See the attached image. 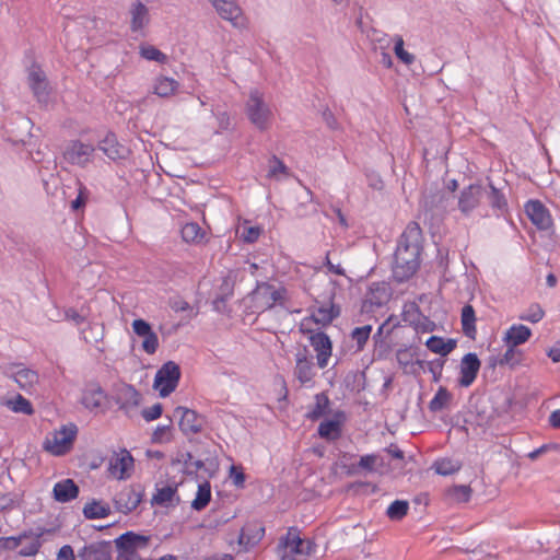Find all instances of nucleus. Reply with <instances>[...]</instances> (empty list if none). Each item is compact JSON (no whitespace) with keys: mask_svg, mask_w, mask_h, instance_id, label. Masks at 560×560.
Returning a JSON list of instances; mask_svg holds the SVG:
<instances>
[{"mask_svg":"<svg viewBox=\"0 0 560 560\" xmlns=\"http://www.w3.org/2000/svg\"><path fill=\"white\" fill-rule=\"evenodd\" d=\"M422 231L418 223L410 222L400 235L394 254L393 275L402 282L411 278L420 267Z\"/></svg>","mask_w":560,"mask_h":560,"instance_id":"f257e3e1","label":"nucleus"},{"mask_svg":"<svg viewBox=\"0 0 560 560\" xmlns=\"http://www.w3.org/2000/svg\"><path fill=\"white\" fill-rule=\"evenodd\" d=\"M285 295L287 290L283 287H276L268 282H258L247 296V308L255 314L264 313L277 304L282 305Z\"/></svg>","mask_w":560,"mask_h":560,"instance_id":"f03ea898","label":"nucleus"},{"mask_svg":"<svg viewBox=\"0 0 560 560\" xmlns=\"http://www.w3.org/2000/svg\"><path fill=\"white\" fill-rule=\"evenodd\" d=\"M245 113L250 124L260 131L268 130L273 122L275 113L265 95L258 90H252L245 103Z\"/></svg>","mask_w":560,"mask_h":560,"instance_id":"7ed1b4c3","label":"nucleus"},{"mask_svg":"<svg viewBox=\"0 0 560 560\" xmlns=\"http://www.w3.org/2000/svg\"><path fill=\"white\" fill-rule=\"evenodd\" d=\"M77 434L78 428L75 424H65L46 435L43 448L54 456H62L71 451Z\"/></svg>","mask_w":560,"mask_h":560,"instance_id":"20e7f679","label":"nucleus"},{"mask_svg":"<svg viewBox=\"0 0 560 560\" xmlns=\"http://www.w3.org/2000/svg\"><path fill=\"white\" fill-rule=\"evenodd\" d=\"M2 374L13 381L20 389L27 394L34 393L39 384L38 372L22 362L5 364L2 368Z\"/></svg>","mask_w":560,"mask_h":560,"instance_id":"39448f33","label":"nucleus"},{"mask_svg":"<svg viewBox=\"0 0 560 560\" xmlns=\"http://www.w3.org/2000/svg\"><path fill=\"white\" fill-rule=\"evenodd\" d=\"M282 560H306L313 550L310 540L302 539L295 530L290 529L281 540Z\"/></svg>","mask_w":560,"mask_h":560,"instance_id":"423d86ee","label":"nucleus"},{"mask_svg":"<svg viewBox=\"0 0 560 560\" xmlns=\"http://www.w3.org/2000/svg\"><path fill=\"white\" fill-rule=\"evenodd\" d=\"M179 378V365L174 361H167L158 370L153 386L161 397H167L176 389Z\"/></svg>","mask_w":560,"mask_h":560,"instance_id":"0eeeda50","label":"nucleus"},{"mask_svg":"<svg viewBox=\"0 0 560 560\" xmlns=\"http://www.w3.org/2000/svg\"><path fill=\"white\" fill-rule=\"evenodd\" d=\"M96 148L92 143L82 140L70 141L65 151L63 158L71 165L86 167L93 162Z\"/></svg>","mask_w":560,"mask_h":560,"instance_id":"6e6552de","label":"nucleus"},{"mask_svg":"<svg viewBox=\"0 0 560 560\" xmlns=\"http://www.w3.org/2000/svg\"><path fill=\"white\" fill-rule=\"evenodd\" d=\"M294 377L302 386L312 387L316 376V369L313 362V355L306 348L300 349L295 353Z\"/></svg>","mask_w":560,"mask_h":560,"instance_id":"1a4fd4ad","label":"nucleus"},{"mask_svg":"<svg viewBox=\"0 0 560 560\" xmlns=\"http://www.w3.org/2000/svg\"><path fill=\"white\" fill-rule=\"evenodd\" d=\"M27 83L35 98L43 104L49 101L50 88L46 73L37 65H32L27 71Z\"/></svg>","mask_w":560,"mask_h":560,"instance_id":"9d476101","label":"nucleus"},{"mask_svg":"<svg viewBox=\"0 0 560 560\" xmlns=\"http://www.w3.org/2000/svg\"><path fill=\"white\" fill-rule=\"evenodd\" d=\"M310 332V343L316 352L317 366L325 369L332 354V343L330 338L323 331H313L307 329Z\"/></svg>","mask_w":560,"mask_h":560,"instance_id":"9b49d317","label":"nucleus"},{"mask_svg":"<svg viewBox=\"0 0 560 560\" xmlns=\"http://www.w3.org/2000/svg\"><path fill=\"white\" fill-rule=\"evenodd\" d=\"M142 500L140 487L127 486L117 492L113 499L115 509L124 514L133 511Z\"/></svg>","mask_w":560,"mask_h":560,"instance_id":"f8f14e48","label":"nucleus"},{"mask_svg":"<svg viewBox=\"0 0 560 560\" xmlns=\"http://www.w3.org/2000/svg\"><path fill=\"white\" fill-rule=\"evenodd\" d=\"M483 197V188L479 184H470L464 187L459 195L457 207L458 210L466 217H468L475 209L480 205Z\"/></svg>","mask_w":560,"mask_h":560,"instance_id":"ddd939ff","label":"nucleus"},{"mask_svg":"<svg viewBox=\"0 0 560 560\" xmlns=\"http://www.w3.org/2000/svg\"><path fill=\"white\" fill-rule=\"evenodd\" d=\"M149 538L145 536L137 535L128 532L122 534L116 539V545L119 549L118 556H125L128 560L138 559L137 550L147 548Z\"/></svg>","mask_w":560,"mask_h":560,"instance_id":"4468645a","label":"nucleus"},{"mask_svg":"<svg viewBox=\"0 0 560 560\" xmlns=\"http://www.w3.org/2000/svg\"><path fill=\"white\" fill-rule=\"evenodd\" d=\"M215 9L217 13L233 26L240 27L244 25V16L242 9L235 0H208Z\"/></svg>","mask_w":560,"mask_h":560,"instance_id":"2eb2a0df","label":"nucleus"},{"mask_svg":"<svg viewBox=\"0 0 560 560\" xmlns=\"http://www.w3.org/2000/svg\"><path fill=\"white\" fill-rule=\"evenodd\" d=\"M133 332L142 338L141 348L148 354H153L159 348L158 335L144 319H135L131 324Z\"/></svg>","mask_w":560,"mask_h":560,"instance_id":"dca6fc26","label":"nucleus"},{"mask_svg":"<svg viewBox=\"0 0 560 560\" xmlns=\"http://www.w3.org/2000/svg\"><path fill=\"white\" fill-rule=\"evenodd\" d=\"M525 212L539 230H548L552 224L548 209L539 200H528L525 203Z\"/></svg>","mask_w":560,"mask_h":560,"instance_id":"f3484780","label":"nucleus"},{"mask_svg":"<svg viewBox=\"0 0 560 560\" xmlns=\"http://www.w3.org/2000/svg\"><path fill=\"white\" fill-rule=\"evenodd\" d=\"M176 413H180L179 428L184 434L188 435L201 432L205 424L203 417L184 407H178Z\"/></svg>","mask_w":560,"mask_h":560,"instance_id":"a211bd4d","label":"nucleus"},{"mask_svg":"<svg viewBox=\"0 0 560 560\" xmlns=\"http://www.w3.org/2000/svg\"><path fill=\"white\" fill-rule=\"evenodd\" d=\"M106 398L107 395L100 384L89 383L83 388L81 402L86 409L93 411L102 408Z\"/></svg>","mask_w":560,"mask_h":560,"instance_id":"6ab92c4d","label":"nucleus"},{"mask_svg":"<svg viewBox=\"0 0 560 560\" xmlns=\"http://www.w3.org/2000/svg\"><path fill=\"white\" fill-rule=\"evenodd\" d=\"M132 468L133 458L128 451L124 450L112 457L108 470L114 478L121 480L129 477Z\"/></svg>","mask_w":560,"mask_h":560,"instance_id":"aec40b11","label":"nucleus"},{"mask_svg":"<svg viewBox=\"0 0 560 560\" xmlns=\"http://www.w3.org/2000/svg\"><path fill=\"white\" fill-rule=\"evenodd\" d=\"M480 369V361L476 353H467L460 361L459 384L464 387L470 386L477 377Z\"/></svg>","mask_w":560,"mask_h":560,"instance_id":"412c9836","label":"nucleus"},{"mask_svg":"<svg viewBox=\"0 0 560 560\" xmlns=\"http://www.w3.org/2000/svg\"><path fill=\"white\" fill-rule=\"evenodd\" d=\"M339 315V310L334 304L322 305L315 308L308 318H305L301 324L302 330L310 329L307 326L311 322L326 326L329 325Z\"/></svg>","mask_w":560,"mask_h":560,"instance_id":"4be33fe9","label":"nucleus"},{"mask_svg":"<svg viewBox=\"0 0 560 560\" xmlns=\"http://www.w3.org/2000/svg\"><path fill=\"white\" fill-rule=\"evenodd\" d=\"M264 535V526L258 522H250L242 527L238 542L245 548H252L262 539Z\"/></svg>","mask_w":560,"mask_h":560,"instance_id":"5701e85b","label":"nucleus"},{"mask_svg":"<svg viewBox=\"0 0 560 560\" xmlns=\"http://www.w3.org/2000/svg\"><path fill=\"white\" fill-rule=\"evenodd\" d=\"M130 30L132 32H140L150 23V13L148 7L136 1L130 5Z\"/></svg>","mask_w":560,"mask_h":560,"instance_id":"b1692460","label":"nucleus"},{"mask_svg":"<svg viewBox=\"0 0 560 560\" xmlns=\"http://www.w3.org/2000/svg\"><path fill=\"white\" fill-rule=\"evenodd\" d=\"M52 494L58 502H70L79 495V487L72 479H65L54 486Z\"/></svg>","mask_w":560,"mask_h":560,"instance_id":"393cba45","label":"nucleus"},{"mask_svg":"<svg viewBox=\"0 0 560 560\" xmlns=\"http://www.w3.org/2000/svg\"><path fill=\"white\" fill-rule=\"evenodd\" d=\"M98 149L113 161L124 159L127 154L126 148L118 143L114 133H108L102 141H100Z\"/></svg>","mask_w":560,"mask_h":560,"instance_id":"a878e982","label":"nucleus"},{"mask_svg":"<svg viewBox=\"0 0 560 560\" xmlns=\"http://www.w3.org/2000/svg\"><path fill=\"white\" fill-rule=\"evenodd\" d=\"M532 336V330L522 324L512 325L504 335L506 346L517 347L525 343Z\"/></svg>","mask_w":560,"mask_h":560,"instance_id":"bb28decb","label":"nucleus"},{"mask_svg":"<svg viewBox=\"0 0 560 560\" xmlns=\"http://www.w3.org/2000/svg\"><path fill=\"white\" fill-rule=\"evenodd\" d=\"M178 88L179 83L175 79L160 75L153 81L152 92L160 97H170L177 92Z\"/></svg>","mask_w":560,"mask_h":560,"instance_id":"cd10ccee","label":"nucleus"},{"mask_svg":"<svg viewBox=\"0 0 560 560\" xmlns=\"http://www.w3.org/2000/svg\"><path fill=\"white\" fill-rule=\"evenodd\" d=\"M141 396L137 392V389L127 384H122L118 392V402L121 406V409L126 411L136 408L140 404Z\"/></svg>","mask_w":560,"mask_h":560,"instance_id":"c85d7f7f","label":"nucleus"},{"mask_svg":"<svg viewBox=\"0 0 560 560\" xmlns=\"http://www.w3.org/2000/svg\"><path fill=\"white\" fill-rule=\"evenodd\" d=\"M112 548L106 544H96L85 547L80 553L81 560H112Z\"/></svg>","mask_w":560,"mask_h":560,"instance_id":"c756f323","label":"nucleus"},{"mask_svg":"<svg viewBox=\"0 0 560 560\" xmlns=\"http://www.w3.org/2000/svg\"><path fill=\"white\" fill-rule=\"evenodd\" d=\"M3 406L14 413L32 416L35 412L32 402L21 394H16L14 397L4 400Z\"/></svg>","mask_w":560,"mask_h":560,"instance_id":"7c9ffc66","label":"nucleus"},{"mask_svg":"<svg viewBox=\"0 0 560 560\" xmlns=\"http://www.w3.org/2000/svg\"><path fill=\"white\" fill-rule=\"evenodd\" d=\"M83 514L88 520L104 518L110 514V508L108 503L93 500L85 504Z\"/></svg>","mask_w":560,"mask_h":560,"instance_id":"2f4dec72","label":"nucleus"},{"mask_svg":"<svg viewBox=\"0 0 560 560\" xmlns=\"http://www.w3.org/2000/svg\"><path fill=\"white\" fill-rule=\"evenodd\" d=\"M425 346L428 349L434 353L441 354V355H447L451 353L454 348L456 347V343L454 340L448 339L445 341L442 337L438 336H431L427 342Z\"/></svg>","mask_w":560,"mask_h":560,"instance_id":"473e14b6","label":"nucleus"},{"mask_svg":"<svg viewBox=\"0 0 560 560\" xmlns=\"http://www.w3.org/2000/svg\"><path fill=\"white\" fill-rule=\"evenodd\" d=\"M476 315L471 305L467 304L462 308V329L465 336L475 338L476 335Z\"/></svg>","mask_w":560,"mask_h":560,"instance_id":"72a5a7b5","label":"nucleus"},{"mask_svg":"<svg viewBox=\"0 0 560 560\" xmlns=\"http://www.w3.org/2000/svg\"><path fill=\"white\" fill-rule=\"evenodd\" d=\"M521 352L515 347L508 346L506 351L501 357L490 358V365L492 368L495 365L515 366L521 362Z\"/></svg>","mask_w":560,"mask_h":560,"instance_id":"f704fd0d","label":"nucleus"},{"mask_svg":"<svg viewBox=\"0 0 560 560\" xmlns=\"http://www.w3.org/2000/svg\"><path fill=\"white\" fill-rule=\"evenodd\" d=\"M389 299L388 289L384 283H373L370 287L368 301L371 305L381 306Z\"/></svg>","mask_w":560,"mask_h":560,"instance_id":"c9c22d12","label":"nucleus"},{"mask_svg":"<svg viewBox=\"0 0 560 560\" xmlns=\"http://www.w3.org/2000/svg\"><path fill=\"white\" fill-rule=\"evenodd\" d=\"M211 499V487L208 481L198 486L197 494L191 502V508L196 511L203 510L210 502Z\"/></svg>","mask_w":560,"mask_h":560,"instance_id":"e433bc0d","label":"nucleus"},{"mask_svg":"<svg viewBox=\"0 0 560 560\" xmlns=\"http://www.w3.org/2000/svg\"><path fill=\"white\" fill-rule=\"evenodd\" d=\"M340 422L337 420H326L318 425V434L326 440H337L340 436Z\"/></svg>","mask_w":560,"mask_h":560,"instance_id":"4c0bfd02","label":"nucleus"},{"mask_svg":"<svg viewBox=\"0 0 560 560\" xmlns=\"http://www.w3.org/2000/svg\"><path fill=\"white\" fill-rule=\"evenodd\" d=\"M452 398L451 393L445 387H440L434 397L429 402V409L432 412H439L447 407Z\"/></svg>","mask_w":560,"mask_h":560,"instance_id":"58836bf2","label":"nucleus"},{"mask_svg":"<svg viewBox=\"0 0 560 560\" xmlns=\"http://www.w3.org/2000/svg\"><path fill=\"white\" fill-rule=\"evenodd\" d=\"M176 497V489L171 486H165L156 490V493L152 498V503L168 506L171 505Z\"/></svg>","mask_w":560,"mask_h":560,"instance_id":"ea45409f","label":"nucleus"},{"mask_svg":"<svg viewBox=\"0 0 560 560\" xmlns=\"http://www.w3.org/2000/svg\"><path fill=\"white\" fill-rule=\"evenodd\" d=\"M139 54L143 59L150 61H156L159 63H165L167 61V56L152 45H141Z\"/></svg>","mask_w":560,"mask_h":560,"instance_id":"a19ab883","label":"nucleus"},{"mask_svg":"<svg viewBox=\"0 0 560 560\" xmlns=\"http://www.w3.org/2000/svg\"><path fill=\"white\" fill-rule=\"evenodd\" d=\"M202 236L201 228L195 222L186 223L182 229V237L187 243H197Z\"/></svg>","mask_w":560,"mask_h":560,"instance_id":"79ce46f5","label":"nucleus"},{"mask_svg":"<svg viewBox=\"0 0 560 560\" xmlns=\"http://www.w3.org/2000/svg\"><path fill=\"white\" fill-rule=\"evenodd\" d=\"M372 331L371 325H364L361 327H355L351 332V339L357 345V351L363 350L365 343L368 342L370 335Z\"/></svg>","mask_w":560,"mask_h":560,"instance_id":"37998d69","label":"nucleus"},{"mask_svg":"<svg viewBox=\"0 0 560 560\" xmlns=\"http://www.w3.org/2000/svg\"><path fill=\"white\" fill-rule=\"evenodd\" d=\"M261 232H262V230L259 226H257V225L252 226V225H248L247 223L243 224L237 230V234L240 235V238L243 242L248 243V244L255 243L259 238Z\"/></svg>","mask_w":560,"mask_h":560,"instance_id":"c03bdc74","label":"nucleus"},{"mask_svg":"<svg viewBox=\"0 0 560 560\" xmlns=\"http://www.w3.org/2000/svg\"><path fill=\"white\" fill-rule=\"evenodd\" d=\"M433 469L439 475L448 476V475H452L455 471L459 470V465L457 462H454L448 458H443V459L436 460L433 464Z\"/></svg>","mask_w":560,"mask_h":560,"instance_id":"a18cd8bd","label":"nucleus"},{"mask_svg":"<svg viewBox=\"0 0 560 560\" xmlns=\"http://www.w3.org/2000/svg\"><path fill=\"white\" fill-rule=\"evenodd\" d=\"M409 504L407 501L396 500L387 508V516L390 520H401L408 512Z\"/></svg>","mask_w":560,"mask_h":560,"instance_id":"49530a36","label":"nucleus"},{"mask_svg":"<svg viewBox=\"0 0 560 560\" xmlns=\"http://www.w3.org/2000/svg\"><path fill=\"white\" fill-rule=\"evenodd\" d=\"M394 43V52L396 57L405 65H411L415 61V56L404 48L402 37L396 36Z\"/></svg>","mask_w":560,"mask_h":560,"instance_id":"de8ad7c7","label":"nucleus"},{"mask_svg":"<svg viewBox=\"0 0 560 560\" xmlns=\"http://www.w3.org/2000/svg\"><path fill=\"white\" fill-rule=\"evenodd\" d=\"M545 316L544 310L540 307L539 304H532L525 313L520 315V319L526 320L529 323H538L540 322Z\"/></svg>","mask_w":560,"mask_h":560,"instance_id":"09e8293b","label":"nucleus"},{"mask_svg":"<svg viewBox=\"0 0 560 560\" xmlns=\"http://www.w3.org/2000/svg\"><path fill=\"white\" fill-rule=\"evenodd\" d=\"M184 459V471L188 475H197L201 469L205 468V463L200 459H195L190 453L185 455Z\"/></svg>","mask_w":560,"mask_h":560,"instance_id":"8fccbe9b","label":"nucleus"},{"mask_svg":"<svg viewBox=\"0 0 560 560\" xmlns=\"http://www.w3.org/2000/svg\"><path fill=\"white\" fill-rule=\"evenodd\" d=\"M490 194L488 196L492 208L498 210H504L508 207V202L503 194L500 192L492 184H490Z\"/></svg>","mask_w":560,"mask_h":560,"instance_id":"3c124183","label":"nucleus"},{"mask_svg":"<svg viewBox=\"0 0 560 560\" xmlns=\"http://www.w3.org/2000/svg\"><path fill=\"white\" fill-rule=\"evenodd\" d=\"M328 398L324 395H316V404L313 410L307 415L312 420L320 418L328 407Z\"/></svg>","mask_w":560,"mask_h":560,"instance_id":"603ef678","label":"nucleus"},{"mask_svg":"<svg viewBox=\"0 0 560 560\" xmlns=\"http://www.w3.org/2000/svg\"><path fill=\"white\" fill-rule=\"evenodd\" d=\"M31 534L23 533L22 535L14 537H1L0 538V550H13L20 546L24 538L30 537Z\"/></svg>","mask_w":560,"mask_h":560,"instance_id":"864d4df0","label":"nucleus"},{"mask_svg":"<svg viewBox=\"0 0 560 560\" xmlns=\"http://www.w3.org/2000/svg\"><path fill=\"white\" fill-rule=\"evenodd\" d=\"M450 495L457 502H467L470 499L471 489L465 485L455 486L450 490Z\"/></svg>","mask_w":560,"mask_h":560,"instance_id":"5fc2aeb1","label":"nucleus"},{"mask_svg":"<svg viewBox=\"0 0 560 560\" xmlns=\"http://www.w3.org/2000/svg\"><path fill=\"white\" fill-rule=\"evenodd\" d=\"M40 536L42 534H38L36 535L28 544L24 545L21 550H20V555L23 556V557H33L35 556L40 547H42V542H40Z\"/></svg>","mask_w":560,"mask_h":560,"instance_id":"6e6d98bb","label":"nucleus"},{"mask_svg":"<svg viewBox=\"0 0 560 560\" xmlns=\"http://www.w3.org/2000/svg\"><path fill=\"white\" fill-rule=\"evenodd\" d=\"M288 168L282 161L277 156H272L269 160V170L267 175L270 178H278L280 174H285Z\"/></svg>","mask_w":560,"mask_h":560,"instance_id":"4d7b16f0","label":"nucleus"},{"mask_svg":"<svg viewBox=\"0 0 560 560\" xmlns=\"http://www.w3.org/2000/svg\"><path fill=\"white\" fill-rule=\"evenodd\" d=\"M152 441L155 443H164L171 441V425L161 424L158 425L152 434Z\"/></svg>","mask_w":560,"mask_h":560,"instance_id":"13d9d810","label":"nucleus"},{"mask_svg":"<svg viewBox=\"0 0 560 560\" xmlns=\"http://www.w3.org/2000/svg\"><path fill=\"white\" fill-rule=\"evenodd\" d=\"M378 459L380 457L374 454L363 455L358 463V468L372 472L375 470Z\"/></svg>","mask_w":560,"mask_h":560,"instance_id":"bf43d9fd","label":"nucleus"},{"mask_svg":"<svg viewBox=\"0 0 560 560\" xmlns=\"http://www.w3.org/2000/svg\"><path fill=\"white\" fill-rule=\"evenodd\" d=\"M230 478L233 481V485L237 488H242L245 483V474L243 472L242 467L232 465L230 467Z\"/></svg>","mask_w":560,"mask_h":560,"instance_id":"052dcab7","label":"nucleus"},{"mask_svg":"<svg viewBox=\"0 0 560 560\" xmlns=\"http://www.w3.org/2000/svg\"><path fill=\"white\" fill-rule=\"evenodd\" d=\"M79 185V195L78 197L71 202V208L73 210H78L80 209L81 207H83L86 202V199H88V195H89V191L86 189L85 186H83V184L81 183H78Z\"/></svg>","mask_w":560,"mask_h":560,"instance_id":"680f3d73","label":"nucleus"},{"mask_svg":"<svg viewBox=\"0 0 560 560\" xmlns=\"http://www.w3.org/2000/svg\"><path fill=\"white\" fill-rule=\"evenodd\" d=\"M161 415H162V405L161 404H155V405L142 410V417L147 421H153V420L160 418Z\"/></svg>","mask_w":560,"mask_h":560,"instance_id":"e2e57ef3","label":"nucleus"},{"mask_svg":"<svg viewBox=\"0 0 560 560\" xmlns=\"http://www.w3.org/2000/svg\"><path fill=\"white\" fill-rule=\"evenodd\" d=\"M65 318L72 322L74 325L80 326L85 323L86 318L74 308H68L65 312Z\"/></svg>","mask_w":560,"mask_h":560,"instance_id":"0e129e2a","label":"nucleus"},{"mask_svg":"<svg viewBox=\"0 0 560 560\" xmlns=\"http://www.w3.org/2000/svg\"><path fill=\"white\" fill-rule=\"evenodd\" d=\"M215 117H217V120H218V124H219V129L221 131L228 130L230 128V126H231V118H230V115L226 112L218 113V114H215Z\"/></svg>","mask_w":560,"mask_h":560,"instance_id":"69168bd1","label":"nucleus"},{"mask_svg":"<svg viewBox=\"0 0 560 560\" xmlns=\"http://www.w3.org/2000/svg\"><path fill=\"white\" fill-rule=\"evenodd\" d=\"M57 560H74L72 547L69 545L62 546L58 551Z\"/></svg>","mask_w":560,"mask_h":560,"instance_id":"338daca9","label":"nucleus"},{"mask_svg":"<svg viewBox=\"0 0 560 560\" xmlns=\"http://www.w3.org/2000/svg\"><path fill=\"white\" fill-rule=\"evenodd\" d=\"M323 118L330 129L337 130L339 128V124L331 112L325 110L323 114Z\"/></svg>","mask_w":560,"mask_h":560,"instance_id":"774afa93","label":"nucleus"}]
</instances>
